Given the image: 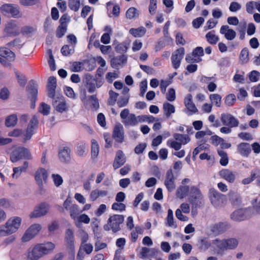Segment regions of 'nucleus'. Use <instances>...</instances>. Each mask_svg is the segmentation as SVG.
I'll return each instance as SVG.
<instances>
[{"instance_id":"15","label":"nucleus","mask_w":260,"mask_h":260,"mask_svg":"<svg viewBox=\"0 0 260 260\" xmlns=\"http://www.w3.org/2000/svg\"><path fill=\"white\" fill-rule=\"evenodd\" d=\"M8 36H16L19 35L20 30L18 23L15 21H10L7 23L4 29Z\"/></svg>"},{"instance_id":"3","label":"nucleus","mask_w":260,"mask_h":260,"mask_svg":"<svg viewBox=\"0 0 260 260\" xmlns=\"http://www.w3.org/2000/svg\"><path fill=\"white\" fill-rule=\"evenodd\" d=\"M21 223L22 218L19 216L10 217L4 224L0 225V237L13 235L19 230Z\"/></svg>"},{"instance_id":"28","label":"nucleus","mask_w":260,"mask_h":260,"mask_svg":"<svg viewBox=\"0 0 260 260\" xmlns=\"http://www.w3.org/2000/svg\"><path fill=\"white\" fill-rule=\"evenodd\" d=\"M56 87V79L54 77L51 76L48 78L47 83L48 95L51 98L55 96V89Z\"/></svg>"},{"instance_id":"32","label":"nucleus","mask_w":260,"mask_h":260,"mask_svg":"<svg viewBox=\"0 0 260 260\" xmlns=\"http://www.w3.org/2000/svg\"><path fill=\"white\" fill-rule=\"evenodd\" d=\"M126 62V57L123 55H120L113 58L111 60V64L113 68L118 69L122 67Z\"/></svg>"},{"instance_id":"18","label":"nucleus","mask_w":260,"mask_h":260,"mask_svg":"<svg viewBox=\"0 0 260 260\" xmlns=\"http://www.w3.org/2000/svg\"><path fill=\"white\" fill-rule=\"evenodd\" d=\"M112 137L118 143H122L124 141V128L120 123H117L114 126L112 133Z\"/></svg>"},{"instance_id":"23","label":"nucleus","mask_w":260,"mask_h":260,"mask_svg":"<svg viewBox=\"0 0 260 260\" xmlns=\"http://www.w3.org/2000/svg\"><path fill=\"white\" fill-rule=\"evenodd\" d=\"M219 32L229 41L233 40L236 37V31L234 29L230 28V26L228 25L221 26Z\"/></svg>"},{"instance_id":"4","label":"nucleus","mask_w":260,"mask_h":260,"mask_svg":"<svg viewBox=\"0 0 260 260\" xmlns=\"http://www.w3.org/2000/svg\"><path fill=\"white\" fill-rule=\"evenodd\" d=\"M12 162H16L20 159H32L29 151L25 147H11L9 151Z\"/></svg>"},{"instance_id":"60","label":"nucleus","mask_w":260,"mask_h":260,"mask_svg":"<svg viewBox=\"0 0 260 260\" xmlns=\"http://www.w3.org/2000/svg\"><path fill=\"white\" fill-rule=\"evenodd\" d=\"M167 100L171 102L174 101L176 99V92L174 88H171L168 90L166 94Z\"/></svg>"},{"instance_id":"63","label":"nucleus","mask_w":260,"mask_h":260,"mask_svg":"<svg viewBox=\"0 0 260 260\" xmlns=\"http://www.w3.org/2000/svg\"><path fill=\"white\" fill-rule=\"evenodd\" d=\"M241 5L239 3L236 2H233L230 4L229 7V10L231 12H237L241 9Z\"/></svg>"},{"instance_id":"20","label":"nucleus","mask_w":260,"mask_h":260,"mask_svg":"<svg viewBox=\"0 0 260 260\" xmlns=\"http://www.w3.org/2000/svg\"><path fill=\"white\" fill-rule=\"evenodd\" d=\"M38 123V120L36 116L34 115L31 119L26 132L24 135V139L25 141L29 140L34 134L35 128L37 127Z\"/></svg>"},{"instance_id":"27","label":"nucleus","mask_w":260,"mask_h":260,"mask_svg":"<svg viewBox=\"0 0 260 260\" xmlns=\"http://www.w3.org/2000/svg\"><path fill=\"white\" fill-rule=\"evenodd\" d=\"M175 178L172 170L168 171L165 184L169 191H172L175 188L174 183Z\"/></svg>"},{"instance_id":"54","label":"nucleus","mask_w":260,"mask_h":260,"mask_svg":"<svg viewBox=\"0 0 260 260\" xmlns=\"http://www.w3.org/2000/svg\"><path fill=\"white\" fill-rule=\"evenodd\" d=\"M7 46L11 48L20 49L22 46V41L19 38H16L13 41L8 43Z\"/></svg>"},{"instance_id":"26","label":"nucleus","mask_w":260,"mask_h":260,"mask_svg":"<svg viewBox=\"0 0 260 260\" xmlns=\"http://www.w3.org/2000/svg\"><path fill=\"white\" fill-rule=\"evenodd\" d=\"M232 220L235 221L243 220L249 217L248 210L239 209L234 211L231 215Z\"/></svg>"},{"instance_id":"44","label":"nucleus","mask_w":260,"mask_h":260,"mask_svg":"<svg viewBox=\"0 0 260 260\" xmlns=\"http://www.w3.org/2000/svg\"><path fill=\"white\" fill-rule=\"evenodd\" d=\"M71 218L75 221L79 214V207L77 205L73 204L69 208Z\"/></svg>"},{"instance_id":"24","label":"nucleus","mask_w":260,"mask_h":260,"mask_svg":"<svg viewBox=\"0 0 260 260\" xmlns=\"http://www.w3.org/2000/svg\"><path fill=\"white\" fill-rule=\"evenodd\" d=\"M220 177L230 183H233L237 176L236 172L229 169H222L219 172Z\"/></svg>"},{"instance_id":"2","label":"nucleus","mask_w":260,"mask_h":260,"mask_svg":"<svg viewBox=\"0 0 260 260\" xmlns=\"http://www.w3.org/2000/svg\"><path fill=\"white\" fill-rule=\"evenodd\" d=\"M238 244V240L235 238H217L212 241V248L216 254L222 255L227 250L235 249Z\"/></svg>"},{"instance_id":"25","label":"nucleus","mask_w":260,"mask_h":260,"mask_svg":"<svg viewBox=\"0 0 260 260\" xmlns=\"http://www.w3.org/2000/svg\"><path fill=\"white\" fill-rule=\"evenodd\" d=\"M29 167V162L27 161L23 162L22 166L13 168V179H18L23 173H26Z\"/></svg>"},{"instance_id":"19","label":"nucleus","mask_w":260,"mask_h":260,"mask_svg":"<svg viewBox=\"0 0 260 260\" xmlns=\"http://www.w3.org/2000/svg\"><path fill=\"white\" fill-rule=\"evenodd\" d=\"M65 241L66 246L69 252L71 254L74 253V232L71 229H67L66 231Z\"/></svg>"},{"instance_id":"55","label":"nucleus","mask_w":260,"mask_h":260,"mask_svg":"<svg viewBox=\"0 0 260 260\" xmlns=\"http://www.w3.org/2000/svg\"><path fill=\"white\" fill-rule=\"evenodd\" d=\"M50 106L45 103H41L39 108V112L44 115H48L50 113Z\"/></svg>"},{"instance_id":"39","label":"nucleus","mask_w":260,"mask_h":260,"mask_svg":"<svg viewBox=\"0 0 260 260\" xmlns=\"http://www.w3.org/2000/svg\"><path fill=\"white\" fill-rule=\"evenodd\" d=\"M139 11L135 7L129 8L126 12L125 16L127 19H133L138 17Z\"/></svg>"},{"instance_id":"49","label":"nucleus","mask_w":260,"mask_h":260,"mask_svg":"<svg viewBox=\"0 0 260 260\" xmlns=\"http://www.w3.org/2000/svg\"><path fill=\"white\" fill-rule=\"evenodd\" d=\"M219 155L220 156V164L223 166H225L229 162V159L227 154L222 150L218 151Z\"/></svg>"},{"instance_id":"53","label":"nucleus","mask_w":260,"mask_h":260,"mask_svg":"<svg viewBox=\"0 0 260 260\" xmlns=\"http://www.w3.org/2000/svg\"><path fill=\"white\" fill-rule=\"evenodd\" d=\"M80 6V0H69V7L72 10L78 11Z\"/></svg>"},{"instance_id":"42","label":"nucleus","mask_w":260,"mask_h":260,"mask_svg":"<svg viewBox=\"0 0 260 260\" xmlns=\"http://www.w3.org/2000/svg\"><path fill=\"white\" fill-rule=\"evenodd\" d=\"M17 120V115L16 114H12L6 117L5 124L7 127H13L16 124Z\"/></svg>"},{"instance_id":"61","label":"nucleus","mask_w":260,"mask_h":260,"mask_svg":"<svg viewBox=\"0 0 260 260\" xmlns=\"http://www.w3.org/2000/svg\"><path fill=\"white\" fill-rule=\"evenodd\" d=\"M67 31V25L60 24L56 31V37L60 38H61Z\"/></svg>"},{"instance_id":"59","label":"nucleus","mask_w":260,"mask_h":260,"mask_svg":"<svg viewBox=\"0 0 260 260\" xmlns=\"http://www.w3.org/2000/svg\"><path fill=\"white\" fill-rule=\"evenodd\" d=\"M63 90L65 94L69 97V98L72 99H76L77 96L76 94L75 93L73 89L72 88L68 86H66L63 88Z\"/></svg>"},{"instance_id":"51","label":"nucleus","mask_w":260,"mask_h":260,"mask_svg":"<svg viewBox=\"0 0 260 260\" xmlns=\"http://www.w3.org/2000/svg\"><path fill=\"white\" fill-rule=\"evenodd\" d=\"M211 141L212 144L214 145L223 146L225 144L224 140L216 135L212 136L211 137Z\"/></svg>"},{"instance_id":"8","label":"nucleus","mask_w":260,"mask_h":260,"mask_svg":"<svg viewBox=\"0 0 260 260\" xmlns=\"http://www.w3.org/2000/svg\"><path fill=\"white\" fill-rule=\"evenodd\" d=\"M50 205L46 202H42L36 206L33 211L29 214L30 218H37L44 216L48 214Z\"/></svg>"},{"instance_id":"1","label":"nucleus","mask_w":260,"mask_h":260,"mask_svg":"<svg viewBox=\"0 0 260 260\" xmlns=\"http://www.w3.org/2000/svg\"><path fill=\"white\" fill-rule=\"evenodd\" d=\"M55 247V244L51 242L36 244L27 250L26 260H39L44 255L51 253Z\"/></svg>"},{"instance_id":"40","label":"nucleus","mask_w":260,"mask_h":260,"mask_svg":"<svg viewBox=\"0 0 260 260\" xmlns=\"http://www.w3.org/2000/svg\"><path fill=\"white\" fill-rule=\"evenodd\" d=\"M167 224L174 229H176L177 226L176 222L174 221L173 211L171 209H169L168 211Z\"/></svg>"},{"instance_id":"34","label":"nucleus","mask_w":260,"mask_h":260,"mask_svg":"<svg viewBox=\"0 0 260 260\" xmlns=\"http://www.w3.org/2000/svg\"><path fill=\"white\" fill-rule=\"evenodd\" d=\"M0 56L5 57L9 61L14 60L15 58V54L10 49L5 47L0 48Z\"/></svg>"},{"instance_id":"12","label":"nucleus","mask_w":260,"mask_h":260,"mask_svg":"<svg viewBox=\"0 0 260 260\" xmlns=\"http://www.w3.org/2000/svg\"><path fill=\"white\" fill-rule=\"evenodd\" d=\"M53 99L52 105L54 109L58 112L62 113L68 109L66 100L62 95L54 96Z\"/></svg>"},{"instance_id":"37","label":"nucleus","mask_w":260,"mask_h":260,"mask_svg":"<svg viewBox=\"0 0 260 260\" xmlns=\"http://www.w3.org/2000/svg\"><path fill=\"white\" fill-rule=\"evenodd\" d=\"M163 111L164 115L167 118L175 112V107L174 105L168 102H165L163 104Z\"/></svg>"},{"instance_id":"38","label":"nucleus","mask_w":260,"mask_h":260,"mask_svg":"<svg viewBox=\"0 0 260 260\" xmlns=\"http://www.w3.org/2000/svg\"><path fill=\"white\" fill-rule=\"evenodd\" d=\"M221 96L217 93L211 94L209 96L210 100L212 105L220 107L221 104Z\"/></svg>"},{"instance_id":"5","label":"nucleus","mask_w":260,"mask_h":260,"mask_svg":"<svg viewBox=\"0 0 260 260\" xmlns=\"http://www.w3.org/2000/svg\"><path fill=\"white\" fill-rule=\"evenodd\" d=\"M208 198L211 205L215 208H221L226 205L225 196L219 192L214 188H211L209 190Z\"/></svg>"},{"instance_id":"6","label":"nucleus","mask_w":260,"mask_h":260,"mask_svg":"<svg viewBox=\"0 0 260 260\" xmlns=\"http://www.w3.org/2000/svg\"><path fill=\"white\" fill-rule=\"evenodd\" d=\"M124 221V216L122 215L114 214L110 216L107 223L104 225V229L106 231H112L116 233L120 230V225Z\"/></svg>"},{"instance_id":"52","label":"nucleus","mask_w":260,"mask_h":260,"mask_svg":"<svg viewBox=\"0 0 260 260\" xmlns=\"http://www.w3.org/2000/svg\"><path fill=\"white\" fill-rule=\"evenodd\" d=\"M143 230L141 227L137 226L135 228V230H133L131 232V241L133 242H135L138 239V235L142 234Z\"/></svg>"},{"instance_id":"22","label":"nucleus","mask_w":260,"mask_h":260,"mask_svg":"<svg viewBox=\"0 0 260 260\" xmlns=\"http://www.w3.org/2000/svg\"><path fill=\"white\" fill-rule=\"evenodd\" d=\"M48 178L47 171L43 168H39L35 173V180L37 184L46 183Z\"/></svg>"},{"instance_id":"9","label":"nucleus","mask_w":260,"mask_h":260,"mask_svg":"<svg viewBox=\"0 0 260 260\" xmlns=\"http://www.w3.org/2000/svg\"><path fill=\"white\" fill-rule=\"evenodd\" d=\"M42 228V225L39 223H34L31 225L22 237V241L23 242L29 241L39 233Z\"/></svg>"},{"instance_id":"48","label":"nucleus","mask_w":260,"mask_h":260,"mask_svg":"<svg viewBox=\"0 0 260 260\" xmlns=\"http://www.w3.org/2000/svg\"><path fill=\"white\" fill-rule=\"evenodd\" d=\"M36 31V28L30 26H24L21 29L20 32L23 35L31 36Z\"/></svg>"},{"instance_id":"17","label":"nucleus","mask_w":260,"mask_h":260,"mask_svg":"<svg viewBox=\"0 0 260 260\" xmlns=\"http://www.w3.org/2000/svg\"><path fill=\"white\" fill-rule=\"evenodd\" d=\"M144 117L143 116H136L134 114H131L125 120H122V122L126 127L134 126L140 122L145 121Z\"/></svg>"},{"instance_id":"16","label":"nucleus","mask_w":260,"mask_h":260,"mask_svg":"<svg viewBox=\"0 0 260 260\" xmlns=\"http://www.w3.org/2000/svg\"><path fill=\"white\" fill-rule=\"evenodd\" d=\"M2 12L5 15H11L14 17H20V12L17 6L12 5L6 4L1 7Z\"/></svg>"},{"instance_id":"41","label":"nucleus","mask_w":260,"mask_h":260,"mask_svg":"<svg viewBox=\"0 0 260 260\" xmlns=\"http://www.w3.org/2000/svg\"><path fill=\"white\" fill-rule=\"evenodd\" d=\"M146 29L144 27H140L138 28H131L129 32L135 37H141L146 33Z\"/></svg>"},{"instance_id":"36","label":"nucleus","mask_w":260,"mask_h":260,"mask_svg":"<svg viewBox=\"0 0 260 260\" xmlns=\"http://www.w3.org/2000/svg\"><path fill=\"white\" fill-rule=\"evenodd\" d=\"M90 218L87 215L85 214H80L74 222L75 225L77 228H80L82 225V223L88 224L90 222Z\"/></svg>"},{"instance_id":"43","label":"nucleus","mask_w":260,"mask_h":260,"mask_svg":"<svg viewBox=\"0 0 260 260\" xmlns=\"http://www.w3.org/2000/svg\"><path fill=\"white\" fill-rule=\"evenodd\" d=\"M189 191L190 189L188 186H180L177 190L176 196L180 199H183L186 196Z\"/></svg>"},{"instance_id":"31","label":"nucleus","mask_w":260,"mask_h":260,"mask_svg":"<svg viewBox=\"0 0 260 260\" xmlns=\"http://www.w3.org/2000/svg\"><path fill=\"white\" fill-rule=\"evenodd\" d=\"M126 161V158L121 151H118L115 158L113 166L114 169H117L122 166Z\"/></svg>"},{"instance_id":"7","label":"nucleus","mask_w":260,"mask_h":260,"mask_svg":"<svg viewBox=\"0 0 260 260\" xmlns=\"http://www.w3.org/2000/svg\"><path fill=\"white\" fill-rule=\"evenodd\" d=\"M203 198V197L199 188L194 186L190 188L189 202L192 204V209L191 213L193 216L196 215V212L193 211V209L201 205Z\"/></svg>"},{"instance_id":"35","label":"nucleus","mask_w":260,"mask_h":260,"mask_svg":"<svg viewBox=\"0 0 260 260\" xmlns=\"http://www.w3.org/2000/svg\"><path fill=\"white\" fill-rule=\"evenodd\" d=\"M207 42L211 45H215L219 41V38L215 34V30H211L205 35Z\"/></svg>"},{"instance_id":"29","label":"nucleus","mask_w":260,"mask_h":260,"mask_svg":"<svg viewBox=\"0 0 260 260\" xmlns=\"http://www.w3.org/2000/svg\"><path fill=\"white\" fill-rule=\"evenodd\" d=\"M71 150L69 147H61L58 151V157L63 162H68L71 158Z\"/></svg>"},{"instance_id":"14","label":"nucleus","mask_w":260,"mask_h":260,"mask_svg":"<svg viewBox=\"0 0 260 260\" xmlns=\"http://www.w3.org/2000/svg\"><path fill=\"white\" fill-rule=\"evenodd\" d=\"M174 138L176 141L173 140H169L168 141V144L169 145L170 144V146H176V144L180 146L185 145L190 141V139L187 135L175 134L174 135Z\"/></svg>"},{"instance_id":"57","label":"nucleus","mask_w":260,"mask_h":260,"mask_svg":"<svg viewBox=\"0 0 260 260\" xmlns=\"http://www.w3.org/2000/svg\"><path fill=\"white\" fill-rule=\"evenodd\" d=\"M246 28V24L245 23L243 24H240L237 28V30L239 32V38L241 40L245 38Z\"/></svg>"},{"instance_id":"46","label":"nucleus","mask_w":260,"mask_h":260,"mask_svg":"<svg viewBox=\"0 0 260 260\" xmlns=\"http://www.w3.org/2000/svg\"><path fill=\"white\" fill-rule=\"evenodd\" d=\"M240 60L242 63H246L248 62L249 50L247 48H244L241 51L240 54Z\"/></svg>"},{"instance_id":"30","label":"nucleus","mask_w":260,"mask_h":260,"mask_svg":"<svg viewBox=\"0 0 260 260\" xmlns=\"http://www.w3.org/2000/svg\"><path fill=\"white\" fill-rule=\"evenodd\" d=\"M230 228L227 222H219L213 224L211 226V231L216 234H220L226 231Z\"/></svg>"},{"instance_id":"10","label":"nucleus","mask_w":260,"mask_h":260,"mask_svg":"<svg viewBox=\"0 0 260 260\" xmlns=\"http://www.w3.org/2000/svg\"><path fill=\"white\" fill-rule=\"evenodd\" d=\"M204 55V50L202 47H197L191 54L186 55L185 60L188 63H198L202 61L201 57Z\"/></svg>"},{"instance_id":"45","label":"nucleus","mask_w":260,"mask_h":260,"mask_svg":"<svg viewBox=\"0 0 260 260\" xmlns=\"http://www.w3.org/2000/svg\"><path fill=\"white\" fill-rule=\"evenodd\" d=\"M86 87L87 88L88 91L89 93H93L96 88V85L94 82H93L94 81V78L92 77H89V78H86Z\"/></svg>"},{"instance_id":"50","label":"nucleus","mask_w":260,"mask_h":260,"mask_svg":"<svg viewBox=\"0 0 260 260\" xmlns=\"http://www.w3.org/2000/svg\"><path fill=\"white\" fill-rule=\"evenodd\" d=\"M212 242L211 243L208 238H204L200 240V247L202 250H207L210 246L212 247Z\"/></svg>"},{"instance_id":"62","label":"nucleus","mask_w":260,"mask_h":260,"mask_svg":"<svg viewBox=\"0 0 260 260\" xmlns=\"http://www.w3.org/2000/svg\"><path fill=\"white\" fill-rule=\"evenodd\" d=\"M112 209L118 211H123L125 210V205L121 202H116L113 204Z\"/></svg>"},{"instance_id":"33","label":"nucleus","mask_w":260,"mask_h":260,"mask_svg":"<svg viewBox=\"0 0 260 260\" xmlns=\"http://www.w3.org/2000/svg\"><path fill=\"white\" fill-rule=\"evenodd\" d=\"M28 91L29 93L31 95V102L35 103L37 101V96L38 94V87L37 85L35 83L34 81H31L29 83V86L28 88Z\"/></svg>"},{"instance_id":"64","label":"nucleus","mask_w":260,"mask_h":260,"mask_svg":"<svg viewBox=\"0 0 260 260\" xmlns=\"http://www.w3.org/2000/svg\"><path fill=\"white\" fill-rule=\"evenodd\" d=\"M248 93L246 90H245L243 88H241L239 89V92L237 94V98L241 101H243L245 100V99L247 96Z\"/></svg>"},{"instance_id":"11","label":"nucleus","mask_w":260,"mask_h":260,"mask_svg":"<svg viewBox=\"0 0 260 260\" xmlns=\"http://www.w3.org/2000/svg\"><path fill=\"white\" fill-rule=\"evenodd\" d=\"M184 54L185 51L183 47L179 48L172 53L171 60L172 66L175 70L178 69L180 67Z\"/></svg>"},{"instance_id":"13","label":"nucleus","mask_w":260,"mask_h":260,"mask_svg":"<svg viewBox=\"0 0 260 260\" xmlns=\"http://www.w3.org/2000/svg\"><path fill=\"white\" fill-rule=\"evenodd\" d=\"M220 119L223 125L230 127H236L239 124L238 119L229 113L221 114Z\"/></svg>"},{"instance_id":"21","label":"nucleus","mask_w":260,"mask_h":260,"mask_svg":"<svg viewBox=\"0 0 260 260\" xmlns=\"http://www.w3.org/2000/svg\"><path fill=\"white\" fill-rule=\"evenodd\" d=\"M38 123V120L36 116L34 115L31 119L26 132L24 135V139L25 141L29 140L34 134L35 128L37 127Z\"/></svg>"},{"instance_id":"58","label":"nucleus","mask_w":260,"mask_h":260,"mask_svg":"<svg viewBox=\"0 0 260 260\" xmlns=\"http://www.w3.org/2000/svg\"><path fill=\"white\" fill-rule=\"evenodd\" d=\"M185 107L187 110L186 113L188 115H192L198 112V109L193 102L186 105Z\"/></svg>"},{"instance_id":"56","label":"nucleus","mask_w":260,"mask_h":260,"mask_svg":"<svg viewBox=\"0 0 260 260\" xmlns=\"http://www.w3.org/2000/svg\"><path fill=\"white\" fill-rule=\"evenodd\" d=\"M236 96L234 94H228L225 99L224 103L226 105L228 106H232L234 105L235 103L236 102Z\"/></svg>"},{"instance_id":"47","label":"nucleus","mask_w":260,"mask_h":260,"mask_svg":"<svg viewBox=\"0 0 260 260\" xmlns=\"http://www.w3.org/2000/svg\"><path fill=\"white\" fill-rule=\"evenodd\" d=\"M15 74L20 86L24 87L27 82V79L25 75L17 71H15Z\"/></svg>"}]
</instances>
